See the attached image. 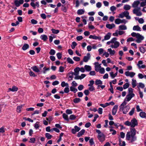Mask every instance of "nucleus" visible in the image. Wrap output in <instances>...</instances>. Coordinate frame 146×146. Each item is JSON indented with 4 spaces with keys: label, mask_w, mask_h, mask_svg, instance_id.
Returning a JSON list of instances; mask_svg holds the SVG:
<instances>
[{
    "label": "nucleus",
    "mask_w": 146,
    "mask_h": 146,
    "mask_svg": "<svg viewBox=\"0 0 146 146\" xmlns=\"http://www.w3.org/2000/svg\"><path fill=\"white\" fill-rule=\"evenodd\" d=\"M131 131L127 132L126 135V139L128 140L131 138V142H133L136 140V137L135 136L136 134V131L134 128L131 129Z\"/></svg>",
    "instance_id": "nucleus-1"
},
{
    "label": "nucleus",
    "mask_w": 146,
    "mask_h": 146,
    "mask_svg": "<svg viewBox=\"0 0 146 146\" xmlns=\"http://www.w3.org/2000/svg\"><path fill=\"white\" fill-rule=\"evenodd\" d=\"M96 132L98 133L97 138L99 141L101 142H103L105 139V136L104 134L101 132V131L99 129H96Z\"/></svg>",
    "instance_id": "nucleus-2"
},
{
    "label": "nucleus",
    "mask_w": 146,
    "mask_h": 146,
    "mask_svg": "<svg viewBox=\"0 0 146 146\" xmlns=\"http://www.w3.org/2000/svg\"><path fill=\"white\" fill-rule=\"evenodd\" d=\"M136 38L137 39L136 40V41L138 43H140L141 42V41L144 38L143 36H142L140 34L138 33H137Z\"/></svg>",
    "instance_id": "nucleus-3"
},
{
    "label": "nucleus",
    "mask_w": 146,
    "mask_h": 146,
    "mask_svg": "<svg viewBox=\"0 0 146 146\" xmlns=\"http://www.w3.org/2000/svg\"><path fill=\"white\" fill-rule=\"evenodd\" d=\"M131 127H134L135 126L137 125V121L135 118H133L132 119L131 122Z\"/></svg>",
    "instance_id": "nucleus-4"
},
{
    "label": "nucleus",
    "mask_w": 146,
    "mask_h": 146,
    "mask_svg": "<svg viewBox=\"0 0 146 146\" xmlns=\"http://www.w3.org/2000/svg\"><path fill=\"white\" fill-rule=\"evenodd\" d=\"M24 3V0H15L14 1V3L15 5L17 7H19L20 5L23 4Z\"/></svg>",
    "instance_id": "nucleus-5"
},
{
    "label": "nucleus",
    "mask_w": 146,
    "mask_h": 146,
    "mask_svg": "<svg viewBox=\"0 0 146 146\" xmlns=\"http://www.w3.org/2000/svg\"><path fill=\"white\" fill-rule=\"evenodd\" d=\"M91 55L89 53H88L87 55L84 56L83 59V61L86 62L90 59Z\"/></svg>",
    "instance_id": "nucleus-6"
},
{
    "label": "nucleus",
    "mask_w": 146,
    "mask_h": 146,
    "mask_svg": "<svg viewBox=\"0 0 146 146\" xmlns=\"http://www.w3.org/2000/svg\"><path fill=\"white\" fill-rule=\"evenodd\" d=\"M135 73L133 72H129L126 71L125 72V74L127 76H130L131 78H133L135 75Z\"/></svg>",
    "instance_id": "nucleus-7"
},
{
    "label": "nucleus",
    "mask_w": 146,
    "mask_h": 146,
    "mask_svg": "<svg viewBox=\"0 0 146 146\" xmlns=\"http://www.w3.org/2000/svg\"><path fill=\"white\" fill-rule=\"evenodd\" d=\"M133 13L134 14H135L137 16H139L142 15L141 12L139 11L138 9H135L133 10Z\"/></svg>",
    "instance_id": "nucleus-8"
},
{
    "label": "nucleus",
    "mask_w": 146,
    "mask_h": 146,
    "mask_svg": "<svg viewBox=\"0 0 146 146\" xmlns=\"http://www.w3.org/2000/svg\"><path fill=\"white\" fill-rule=\"evenodd\" d=\"M134 96L135 94H129L127 95L126 97V98L127 99L126 101L127 102L129 101Z\"/></svg>",
    "instance_id": "nucleus-9"
},
{
    "label": "nucleus",
    "mask_w": 146,
    "mask_h": 146,
    "mask_svg": "<svg viewBox=\"0 0 146 146\" xmlns=\"http://www.w3.org/2000/svg\"><path fill=\"white\" fill-rule=\"evenodd\" d=\"M89 38H92L95 40L98 39L99 40H100L101 39V37L100 36H97L95 35H90L89 36Z\"/></svg>",
    "instance_id": "nucleus-10"
},
{
    "label": "nucleus",
    "mask_w": 146,
    "mask_h": 146,
    "mask_svg": "<svg viewBox=\"0 0 146 146\" xmlns=\"http://www.w3.org/2000/svg\"><path fill=\"white\" fill-rule=\"evenodd\" d=\"M111 36V33H108L107 35L104 36V39L102 40V41H104V40H106L109 39Z\"/></svg>",
    "instance_id": "nucleus-11"
},
{
    "label": "nucleus",
    "mask_w": 146,
    "mask_h": 146,
    "mask_svg": "<svg viewBox=\"0 0 146 146\" xmlns=\"http://www.w3.org/2000/svg\"><path fill=\"white\" fill-rule=\"evenodd\" d=\"M123 13L124 17H125L127 19H131V17L129 15V12L127 11H124Z\"/></svg>",
    "instance_id": "nucleus-12"
},
{
    "label": "nucleus",
    "mask_w": 146,
    "mask_h": 146,
    "mask_svg": "<svg viewBox=\"0 0 146 146\" xmlns=\"http://www.w3.org/2000/svg\"><path fill=\"white\" fill-rule=\"evenodd\" d=\"M18 90V88L15 86H13L12 87V88H10L9 89V91L8 92H9L10 91H12L13 92L17 91Z\"/></svg>",
    "instance_id": "nucleus-13"
},
{
    "label": "nucleus",
    "mask_w": 146,
    "mask_h": 146,
    "mask_svg": "<svg viewBox=\"0 0 146 146\" xmlns=\"http://www.w3.org/2000/svg\"><path fill=\"white\" fill-rule=\"evenodd\" d=\"M139 3L140 2L139 1H135L132 4V6L134 8L137 7Z\"/></svg>",
    "instance_id": "nucleus-14"
},
{
    "label": "nucleus",
    "mask_w": 146,
    "mask_h": 146,
    "mask_svg": "<svg viewBox=\"0 0 146 146\" xmlns=\"http://www.w3.org/2000/svg\"><path fill=\"white\" fill-rule=\"evenodd\" d=\"M106 27L107 28L109 29H111L115 27V25L113 23L111 24H107L106 25Z\"/></svg>",
    "instance_id": "nucleus-15"
},
{
    "label": "nucleus",
    "mask_w": 146,
    "mask_h": 146,
    "mask_svg": "<svg viewBox=\"0 0 146 146\" xmlns=\"http://www.w3.org/2000/svg\"><path fill=\"white\" fill-rule=\"evenodd\" d=\"M40 38L44 41H45L48 39L47 36L45 35H42L40 36Z\"/></svg>",
    "instance_id": "nucleus-16"
},
{
    "label": "nucleus",
    "mask_w": 146,
    "mask_h": 146,
    "mask_svg": "<svg viewBox=\"0 0 146 146\" xmlns=\"http://www.w3.org/2000/svg\"><path fill=\"white\" fill-rule=\"evenodd\" d=\"M80 68L79 67H77L74 69V75L78 76V75L79 73V71H80Z\"/></svg>",
    "instance_id": "nucleus-17"
},
{
    "label": "nucleus",
    "mask_w": 146,
    "mask_h": 146,
    "mask_svg": "<svg viewBox=\"0 0 146 146\" xmlns=\"http://www.w3.org/2000/svg\"><path fill=\"white\" fill-rule=\"evenodd\" d=\"M29 46L27 44L25 43L23 46L22 47V49L23 50H25L29 48Z\"/></svg>",
    "instance_id": "nucleus-18"
},
{
    "label": "nucleus",
    "mask_w": 146,
    "mask_h": 146,
    "mask_svg": "<svg viewBox=\"0 0 146 146\" xmlns=\"http://www.w3.org/2000/svg\"><path fill=\"white\" fill-rule=\"evenodd\" d=\"M85 130L84 129H82L81 130L80 132L78 133L77 136L78 137L81 136L83 134L85 133Z\"/></svg>",
    "instance_id": "nucleus-19"
},
{
    "label": "nucleus",
    "mask_w": 146,
    "mask_h": 146,
    "mask_svg": "<svg viewBox=\"0 0 146 146\" xmlns=\"http://www.w3.org/2000/svg\"><path fill=\"white\" fill-rule=\"evenodd\" d=\"M85 12L84 9H80L78 10L77 13L78 15H81L84 14Z\"/></svg>",
    "instance_id": "nucleus-20"
},
{
    "label": "nucleus",
    "mask_w": 146,
    "mask_h": 146,
    "mask_svg": "<svg viewBox=\"0 0 146 146\" xmlns=\"http://www.w3.org/2000/svg\"><path fill=\"white\" fill-rule=\"evenodd\" d=\"M133 29L134 31H141V28L138 25L134 26Z\"/></svg>",
    "instance_id": "nucleus-21"
},
{
    "label": "nucleus",
    "mask_w": 146,
    "mask_h": 146,
    "mask_svg": "<svg viewBox=\"0 0 146 146\" xmlns=\"http://www.w3.org/2000/svg\"><path fill=\"white\" fill-rule=\"evenodd\" d=\"M31 69L36 72H40V70L36 66H33L31 67Z\"/></svg>",
    "instance_id": "nucleus-22"
},
{
    "label": "nucleus",
    "mask_w": 146,
    "mask_h": 146,
    "mask_svg": "<svg viewBox=\"0 0 146 146\" xmlns=\"http://www.w3.org/2000/svg\"><path fill=\"white\" fill-rule=\"evenodd\" d=\"M118 72L117 71L115 74H113V72H111L110 73V76L113 79L117 75Z\"/></svg>",
    "instance_id": "nucleus-23"
},
{
    "label": "nucleus",
    "mask_w": 146,
    "mask_h": 146,
    "mask_svg": "<svg viewBox=\"0 0 146 146\" xmlns=\"http://www.w3.org/2000/svg\"><path fill=\"white\" fill-rule=\"evenodd\" d=\"M84 68L87 71H90L91 70V66L87 65H85L84 66Z\"/></svg>",
    "instance_id": "nucleus-24"
},
{
    "label": "nucleus",
    "mask_w": 146,
    "mask_h": 146,
    "mask_svg": "<svg viewBox=\"0 0 146 146\" xmlns=\"http://www.w3.org/2000/svg\"><path fill=\"white\" fill-rule=\"evenodd\" d=\"M103 84L102 82L100 80H96L95 82V84L96 85H102Z\"/></svg>",
    "instance_id": "nucleus-25"
},
{
    "label": "nucleus",
    "mask_w": 146,
    "mask_h": 146,
    "mask_svg": "<svg viewBox=\"0 0 146 146\" xmlns=\"http://www.w3.org/2000/svg\"><path fill=\"white\" fill-rule=\"evenodd\" d=\"M68 7H67L65 6L64 5H62L61 10L65 13L67 12Z\"/></svg>",
    "instance_id": "nucleus-26"
},
{
    "label": "nucleus",
    "mask_w": 146,
    "mask_h": 146,
    "mask_svg": "<svg viewBox=\"0 0 146 146\" xmlns=\"http://www.w3.org/2000/svg\"><path fill=\"white\" fill-rule=\"evenodd\" d=\"M119 30H125L127 29V27L125 25H121L119 26Z\"/></svg>",
    "instance_id": "nucleus-27"
},
{
    "label": "nucleus",
    "mask_w": 146,
    "mask_h": 146,
    "mask_svg": "<svg viewBox=\"0 0 146 146\" xmlns=\"http://www.w3.org/2000/svg\"><path fill=\"white\" fill-rule=\"evenodd\" d=\"M70 89L71 91L73 92L74 93H76L78 91L77 88L73 86H71Z\"/></svg>",
    "instance_id": "nucleus-28"
},
{
    "label": "nucleus",
    "mask_w": 146,
    "mask_h": 146,
    "mask_svg": "<svg viewBox=\"0 0 146 146\" xmlns=\"http://www.w3.org/2000/svg\"><path fill=\"white\" fill-rule=\"evenodd\" d=\"M132 85L133 88H135L136 86V80L133 78L132 79Z\"/></svg>",
    "instance_id": "nucleus-29"
},
{
    "label": "nucleus",
    "mask_w": 146,
    "mask_h": 146,
    "mask_svg": "<svg viewBox=\"0 0 146 146\" xmlns=\"http://www.w3.org/2000/svg\"><path fill=\"white\" fill-rule=\"evenodd\" d=\"M140 116L142 118L146 117V113L144 112H141L139 113Z\"/></svg>",
    "instance_id": "nucleus-30"
},
{
    "label": "nucleus",
    "mask_w": 146,
    "mask_h": 146,
    "mask_svg": "<svg viewBox=\"0 0 146 146\" xmlns=\"http://www.w3.org/2000/svg\"><path fill=\"white\" fill-rule=\"evenodd\" d=\"M45 137L48 139H50L52 137V135L48 133H46L45 135Z\"/></svg>",
    "instance_id": "nucleus-31"
},
{
    "label": "nucleus",
    "mask_w": 146,
    "mask_h": 146,
    "mask_svg": "<svg viewBox=\"0 0 146 146\" xmlns=\"http://www.w3.org/2000/svg\"><path fill=\"white\" fill-rule=\"evenodd\" d=\"M101 64H99L98 66H95V70L96 72H98L99 71L100 69L101 68Z\"/></svg>",
    "instance_id": "nucleus-32"
},
{
    "label": "nucleus",
    "mask_w": 146,
    "mask_h": 146,
    "mask_svg": "<svg viewBox=\"0 0 146 146\" xmlns=\"http://www.w3.org/2000/svg\"><path fill=\"white\" fill-rule=\"evenodd\" d=\"M61 86L63 87H65V86H66V87H68L69 85L68 84V83H66L65 82L63 81L61 82Z\"/></svg>",
    "instance_id": "nucleus-33"
},
{
    "label": "nucleus",
    "mask_w": 146,
    "mask_h": 146,
    "mask_svg": "<svg viewBox=\"0 0 146 146\" xmlns=\"http://www.w3.org/2000/svg\"><path fill=\"white\" fill-rule=\"evenodd\" d=\"M108 50L110 52V54L111 55H113L115 53V51L114 50H112L111 48H109Z\"/></svg>",
    "instance_id": "nucleus-34"
},
{
    "label": "nucleus",
    "mask_w": 146,
    "mask_h": 146,
    "mask_svg": "<svg viewBox=\"0 0 146 146\" xmlns=\"http://www.w3.org/2000/svg\"><path fill=\"white\" fill-rule=\"evenodd\" d=\"M126 104V103L125 101L123 102L121 105L120 106V109L119 110H123V108L125 107V105Z\"/></svg>",
    "instance_id": "nucleus-35"
},
{
    "label": "nucleus",
    "mask_w": 146,
    "mask_h": 146,
    "mask_svg": "<svg viewBox=\"0 0 146 146\" xmlns=\"http://www.w3.org/2000/svg\"><path fill=\"white\" fill-rule=\"evenodd\" d=\"M124 9L126 10H129L131 8V6L128 5H125L124 6Z\"/></svg>",
    "instance_id": "nucleus-36"
},
{
    "label": "nucleus",
    "mask_w": 146,
    "mask_h": 146,
    "mask_svg": "<svg viewBox=\"0 0 146 146\" xmlns=\"http://www.w3.org/2000/svg\"><path fill=\"white\" fill-rule=\"evenodd\" d=\"M63 118L66 121H68L69 119L68 118V115L65 113H64L62 115Z\"/></svg>",
    "instance_id": "nucleus-37"
},
{
    "label": "nucleus",
    "mask_w": 146,
    "mask_h": 146,
    "mask_svg": "<svg viewBox=\"0 0 146 146\" xmlns=\"http://www.w3.org/2000/svg\"><path fill=\"white\" fill-rule=\"evenodd\" d=\"M81 100L80 98H75L73 100V102L75 104L80 102Z\"/></svg>",
    "instance_id": "nucleus-38"
},
{
    "label": "nucleus",
    "mask_w": 146,
    "mask_h": 146,
    "mask_svg": "<svg viewBox=\"0 0 146 146\" xmlns=\"http://www.w3.org/2000/svg\"><path fill=\"white\" fill-rule=\"evenodd\" d=\"M67 60L68 63H69L73 64L74 63V62L73 61L72 59L70 58H67Z\"/></svg>",
    "instance_id": "nucleus-39"
},
{
    "label": "nucleus",
    "mask_w": 146,
    "mask_h": 146,
    "mask_svg": "<svg viewBox=\"0 0 146 146\" xmlns=\"http://www.w3.org/2000/svg\"><path fill=\"white\" fill-rule=\"evenodd\" d=\"M51 31L52 33L54 34H57L59 32V31L58 30L52 29Z\"/></svg>",
    "instance_id": "nucleus-40"
},
{
    "label": "nucleus",
    "mask_w": 146,
    "mask_h": 146,
    "mask_svg": "<svg viewBox=\"0 0 146 146\" xmlns=\"http://www.w3.org/2000/svg\"><path fill=\"white\" fill-rule=\"evenodd\" d=\"M105 72V69L104 68H100L99 70V72L101 74H104Z\"/></svg>",
    "instance_id": "nucleus-41"
},
{
    "label": "nucleus",
    "mask_w": 146,
    "mask_h": 146,
    "mask_svg": "<svg viewBox=\"0 0 146 146\" xmlns=\"http://www.w3.org/2000/svg\"><path fill=\"white\" fill-rule=\"evenodd\" d=\"M77 45V44L75 42H73L72 43V45L71 46L72 48V49L74 48Z\"/></svg>",
    "instance_id": "nucleus-42"
},
{
    "label": "nucleus",
    "mask_w": 146,
    "mask_h": 146,
    "mask_svg": "<svg viewBox=\"0 0 146 146\" xmlns=\"http://www.w3.org/2000/svg\"><path fill=\"white\" fill-rule=\"evenodd\" d=\"M55 51L54 50L51 49L50 50L49 53L50 55H54V54H55Z\"/></svg>",
    "instance_id": "nucleus-43"
},
{
    "label": "nucleus",
    "mask_w": 146,
    "mask_h": 146,
    "mask_svg": "<svg viewBox=\"0 0 146 146\" xmlns=\"http://www.w3.org/2000/svg\"><path fill=\"white\" fill-rule=\"evenodd\" d=\"M121 20L119 19H116L115 20V22L116 24H119L121 23Z\"/></svg>",
    "instance_id": "nucleus-44"
},
{
    "label": "nucleus",
    "mask_w": 146,
    "mask_h": 146,
    "mask_svg": "<svg viewBox=\"0 0 146 146\" xmlns=\"http://www.w3.org/2000/svg\"><path fill=\"white\" fill-rule=\"evenodd\" d=\"M57 56L58 59H61L62 57V54L60 52H58L56 54Z\"/></svg>",
    "instance_id": "nucleus-45"
},
{
    "label": "nucleus",
    "mask_w": 146,
    "mask_h": 146,
    "mask_svg": "<svg viewBox=\"0 0 146 146\" xmlns=\"http://www.w3.org/2000/svg\"><path fill=\"white\" fill-rule=\"evenodd\" d=\"M129 84L128 83H126L123 85V88L124 89H125L127 88L129 86Z\"/></svg>",
    "instance_id": "nucleus-46"
},
{
    "label": "nucleus",
    "mask_w": 146,
    "mask_h": 146,
    "mask_svg": "<svg viewBox=\"0 0 146 146\" xmlns=\"http://www.w3.org/2000/svg\"><path fill=\"white\" fill-rule=\"evenodd\" d=\"M100 105L103 108H105L109 106L108 103H106L105 104H100Z\"/></svg>",
    "instance_id": "nucleus-47"
},
{
    "label": "nucleus",
    "mask_w": 146,
    "mask_h": 146,
    "mask_svg": "<svg viewBox=\"0 0 146 146\" xmlns=\"http://www.w3.org/2000/svg\"><path fill=\"white\" fill-rule=\"evenodd\" d=\"M114 43V45L115 48H117L119 46V43L117 41L115 42Z\"/></svg>",
    "instance_id": "nucleus-48"
},
{
    "label": "nucleus",
    "mask_w": 146,
    "mask_h": 146,
    "mask_svg": "<svg viewBox=\"0 0 146 146\" xmlns=\"http://www.w3.org/2000/svg\"><path fill=\"white\" fill-rule=\"evenodd\" d=\"M73 60L76 61H79L80 60V58L79 57L75 56L73 58Z\"/></svg>",
    "instance_id": "nucleus-49"
},
{
    "label": "nucleus",
    "mask_w": 146,
    "mask_h": 146,
    "mask_svg": "<svg viewBox=\"0 0 146 146\" xmlns=\"http://www.w3.org/2000/svg\"><path fill=\"white\" fill-rule=\"evenodd\" d=\"M30 139V141H29V142L31 143H34L35 141V139L34 137L31 138Z\"/></svg>",
    "instance_id": "nucleus-50"
},
{
    "label": "nucleus",
    "mask_w": 146,
    "mask_h": 146,
    "mask_svg": "<svg viewBox=\"0 0 146 146\" xmlns=\"http://www.w3.org/2000/svg\"><path fill=\"white\" fill-rule=\"evenodd\" d=\"M89 143L90 145L92 146L94 144V142L93 139L92 138H91L89 140Z\"/></svg>",
    "instance_id": "nucleus-51"
},
{
    "label": "nucleus",
    "mask_w": 146,
    "mask_h": 146,
    "mask_svg": "<svg viewBox=\"0 0 146 146\" xmlns=\"http://www.w3.org/2000/svg\"><path fill=\"white\" fill-rule=\"evenodd\" d=\"M84 86L82 85H80L78 87V90L80 91H81L84 88Z\"/></svg>",
    "instance_id": "nucleus-52"
},
{
    "label": "nucleus",
    "mask_w": 146,
    "mask_h": 146,
    "mask_svg": "<svg viewBox=\"0 0 146 146\" xmlns=\"http://www.w3.org/2000/svg\"><path fill=\"white\" fill-rule=\"evenodd\" d=\"M140 52L143 53H144L145 52V50L143 47H141L140 48Z\"/></svg>",
    "instance_id": "nucleus-53"
},
{
    "label": "nucleus",
    "mask_w": 146,
    "mask_h": 146,
    "mask_svg": "<svg viewBox=\"0 0 146 146\" xmlns=\"http://www.w3.org/2000/svg\"><path fill=\"white\" fill-rule=\"evenodd\" d=\"M116 9V7L114 6H112L110 7V10L112 12L115 10Z\"/></svg>",
    "instance_id": "nucleus-54"
},
{
    "label": "nucleus",
    "mask_w": 146,
    "mask_h": 146,
    "mask_svg": "<svg viewBox=\"0 0 146 146\" xmlns=\"http://www.w3.org/2000/svg\"><path fill=\"white\" fill-rule=\"evenodd\" d=\"M64 92L66 93H68L69 92V89L68 87H66L64 89Z\"/></svg>",
    "instance_id": "nucleus-55"
},
{
    "label": "nucleus",
    "mask_w": 146,
    "mask_h": 146,
    "mask_svg": "<svg viewBox=\"0 0 146 146\" xmlns=\"http://www.w3.org/2000/svg\"><path fill=\"white\" fill-rule=\"evenodd\" d=\"M31 23L33 24H36L37 23V21L34 19H32L31 20Z\"/></svg>",
    "instance_id": "nucleus-56"
},
{
    "label": "nucleus",
    "mask_w": 146,
    "mask_h": 146,
    "mask_svg": "<svg viewBox=\"0 0 146 146\" xmlns=\"http://www.w3.org/2000/svg\"><path fill=\"white\" fill-rule=\"evenodd\" d=\"M117 40V38L116 37H114L112 38L110 40L111 42V43H114L115 42H116V40Z\"/></svg>",
    "instance_id": "nucleus-57"
},
{
    "label": "nucleus",
    "mask_w": 146,
    "mask_h": 146,
    "mask_svg": "<svg viewBox=\"0 0 146 146\" xmlns=\"http://www.w3.org/2000/svg\"><path fill=\"white\" fill-rule=\"evenodd\" d=\"M126 125L128 126H130L131 127V123H130V122L127 121L125 122L124 123Z\"/></svg>",
    "instance_id": "nucleus-58"
},
{
    "label": "nucleus",
    "mask_w": 146,
    "mask_h": 146,
    "mask_svg": "<svg viewBox=\"0 0 146 146\" xmlns=\"http://www.w3.org/2000/svg\"><path fill=\"white\" fill-rule=\"evenodd\" d=\"M133 90L131 88H129L128 89V91L129 92V94H133Z\"/></svg>",
    "instance_id": "nucleus-59"
},
{
    "label": "nucleus",
    "mask_w": 146,
    "mask_h": 146,
    "mask_svg": "<svg viewBox=\"0 0 146 146\" xmlns=\"http://www.w3.org/2000/svg\"><path fill=\"white\" fill-rule=\"evenodd\" d=\"M84 93L87 96H88L89 94V92L88 90H85L84 91Z\"/></svg>",
    "instance_id": "nucleus-60"
},
{
    "label": "nucleus",
    "mask_w": 146,
    "mask_h": 146,
    "mask_svg": "<svg viewBox=\"0 0 146 146\" xmlns=\"http://www.w3.org/2000/svg\"><path fill=\"white\" fill-rule=\"evenodd\" d=\"M145 1H143L140 4L141 7H143L146 5V0Z\"/></svg>",
    "instance_id": "nucleus-61"
},
{
    "label": "nucleus",
    "mask_w": 146,
    "mask_h": 146,
    "mask_svg": "<svg viewBox=\"0 0 146 146\" xmlns=\"http://www.w3.org/2000/svg\"><path fill=\"white\" fill-rule=\"evenodd\" d=\"M83 38V37L82 36H78L76 37V39L78 41H80Z\"/></svg>",
    "instance_id": "nucleus-62"
},
{
    "label": "nucleus",
    "mask_w": 146,
    "mask_h": 146,
    "mask_svg": "<svg viewBox=\"0 0 146 146\" xmlns=\"http://www.w3.org/2000/svg\"><path fill=\"white\" fill-rule=\"evenodd\" d=\"M96 6L98 8H100L101 7L102 3L101 2H98L96 3Z\"/></svg>",
    "instance_id": "nucleus-63"
},
{
    "label": "nucleus",
    "mask_w": 146,
    "mask_h": 146,
    "mask_svg": "<svg viewBox=\"0 0 146 146\" xmlns=\"http://www.w3.org/2000/svg\"><path fill=\"white\" fill-rule=\"evenodd\" d=\"M76 118V116L74 115H72L70 116V119L71 120H74Z\"/></svg>",
    "instance_id": "nucleus-64"
}]
</instances>
